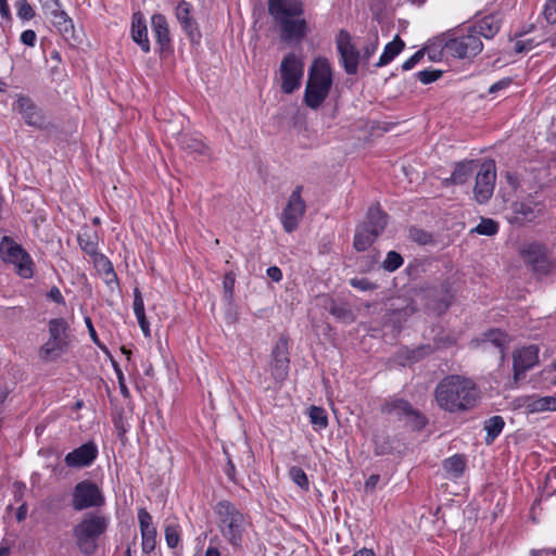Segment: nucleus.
<instances>
[{"mask_svg":"<svg viewBox=\"0 0 556 556\" xmlns=\"http://www.w3.org/2000/svg\"><path fill=\"white\" fill-rule=\"evenodd\" d=\"M380 480V476L379 475H371L368 477V479L365 481V488L367 490H374L377 485V483L379 482Z\"/></svg>","mask_w":556,"mask_h":556,"instance_id":"680f3d73","label":"nucleus"},{"mask_svg":"<svg viewBox=\"0 0 556 556\" xmlns=\"http://www.w3.org/2000/svg\"><path fill=\"white\" fill-rule=\"evenodd\" d=\"M48 340L39 350L40 357L46 362L58 359L70 345L68 324L64 318H53L48 323Z\"/></svg>","mask_w":556,"mask_h":556,"instance_id":"423d86ee","label":"nucleus"},{"mask_svg":"<svg viewBox=\"0 0 556 556\" xmlns=\"http://www.w3.org/2000/svg\"><path fill=\"white\" fill-rule=\"evenodd\" d=\"M227 455V467L225 469V473L228 477V479L232 482H236V468L232 459L229 457L228 453L224 451Z\"/></svg>","mask_w":556,"mask_h":556,"instance_id":"5fc2aeb1","label":"nucleus"},{"mask_svg":"<svg viewBox=\"0 0 556 556\" xmlns=\"http://www.w3.org/2000/svg\"><path fill=\"white\" fill-rule=\"evenodd\" d=\"M266 274L275 282H279L282 279V271L277 266L268 267Z\"/></svg>","mask_w":556,"mask_h":556,"instance_id":"13d9d810","label":"nucleus"},{"mask_svg":"<svg viewBox=\"0 0 556 556\" xmlns=\"http://www.w3.org/2000/svg\"><path fill=\"white\" fill-rule=\"evenodd\" d=\"M543 41H544L543 38H541V39H536V38L520 39V40L516 41L514 49L517 53L528 52L531 49H533L534 47L542 43Z\"/></svg>","mask_w":556,"mask_h":556,"instance_id":"c03bdc74","label":"nucleus"},{"mask_svg":"<svg viewBox=\"0 0 556 556\" xmlns=\"http://www.w3.org/2000/svg\"><path fill=\"white\" fill-rule=\"evenodd\" d=\"M268 11L277 22L285 17L302 15L303 4L299 0H269Z\"/></svg>","mask_w":556,"mask_h":556,"instance_id":"412c9836","label":"nucleus"},{"mask_svg":"<svg viewBox=\"0 0 556 556\" xmlns=\"http://www.w3.org/2000/svg\"><path fill=\"white\" fill-rule=\"evenodd\" d=\"M403 264V258L402 256L395 252V251H390L388 254H387V257L386 260L383 261V268L389 270V271H394L396 270L397 268H400Z\"/></svg>","mask_w":556,"mask_h":556,"instance_id":"37998d69","label":"nucleus"},{"mask_svg":"<svg viewBox=\"0 0 556 556\" xmlns=\"http://www.w3.org/2000/svg\"><path fill=\"white\" fill-rule=\"evenodd\" d=\"M333 84L332 68L325 58H317L312 63L304 90V103L317 110L328 98Z\"/></svg>","mask_w":556,"mask_h":556,"instance_id":"7ed1b4c3","label":"nucleus"},{"mask_svg":"<svg viewBox=\"0 0 556 556\" xmlns=\"http://www.w3.org/2000/svg\"><path fill=\"white\" fill-rule=\"evenodd\" d=\"M330 312L332 315L337 316L338 318H342L345 321L352 320L351 312L344 307L333 306L331 307Z\"/></svg>","mask_w":556,"mask_h":556,"instance_id":"603ef678","label":"nucleus"},{"mask_svg":"<svg viewBox=\"0 0 556 556\" xmlns=\"http://www.w3.org/2000/svg\"><path fill=\"white\" fill-rule=\"evenodd\" d=\"M235 283H236L235 273L233 271L226 273L224 276V279H223V289H224L225 300L228 303H231L233 300Z\"/></svg>","mask_w":556,"mask_h":556,"instance_id":"79ce46f5","label":"nucleus"},{"mask_svg":"<svg viewBox=\"0 0 556 556\" xmlns=\"http://www.w3.org/2000/svg\"><path fill=\"white\" fill-rule=\"evenodd\" d=\"M276 23L280 27L283 41L300 42L307 34V24L304 18L285 17Z\"/></svg>","mask_w":556,"mask_h":556,"instance_id":"aec40b11","label":"nucleus"},{"mask_svg":"<svg viewBox=\"0 0 556 556\" xmlns=\"http://www.w3.org/2000/svg\"><path fill=\"white\" fill-rule=\"evenodd\" d=\"M434 397L439 407L446 412H464L475 406L478 389L470 379L452 375L438 383Z\"/></svg>","mask_w":556,"mask_h":556,"instance_id":"f257e3e1","label":"nucleus"},{"mask_svg":"<svg viewBox=\"0 0 556 556\" xmlns=\"http://www.w3.org/2000/svg\"><path fill=\"white\" fill-rule=\"evenodd\" d=\"M117 380H118V387L122 395L124 397H128L130 395V392L125 383V377L121 369H116Z\"/></svg>","mask_w":556,"mask_h":556,"instance_id":"864d4df0","label":"nucleus"},{"mask_svg":"<svg viewBox=\"0 0 556 556\" xmlns=\"http://www.w3.org/2000/svg\"><path fill=\"white\" fill-rule=\"evenodd\" d=\"M505 421L502 416H493L485 420L484 430L486 431V443H492L502 432Z\"/></svg>","mask_w":556,"mask_h":556,"instance_id":"f704fd0d","label":"nucleus"},{"mask_svg":"<svg viewBox=\"0 0 556 556\" xmlns=\"http://www.w3.org/2000/svg\"><path fill=\"white\" fill-rule=\"evenodd\" d=\"M136 318L138 320V324L144 334L146 338L150 337V327H149V321L146 317V313L141 314V315H136Z\"/></svg>","mask_w":556,"mask_h":556,"instance_id":"4d7b16f0","label":"nucleus"},{"mask_svg":"<svg viewBox=\"0 0 556 556\" xmlns=\"http://www.w3.org/2000/svg\"><path fill=\"white\" fill-rule=\"evenodd\" d=\"M500 20L494 15H486L479 20L473 27L470 28L479 38H493L500 30Z\"/></svg>","mask_w":556,"mask_h":556,"instance_id":"c85d7f7f","label":"nucleus"},{"mask_svg":"<svg viewBox=\"0 0 556 556\" xmlns=\"http://www.w3.org/2000/svg\"><path fill=\"white\" fill-rule=\"evenodd\" d=\"M379 46V38L377 30L368 34L367 41L363 48V59L368 61L377 51Z\"/></svg>","mask_w":556,"mask_h":556,"instance_id":"ea45409f","label":"nucleus"},{"mask_svg":"<svg viewBox=\"0 0 556 556\" xmlns=\"http://www.w3.org/2000/svg\"><path fill=\"white\" fill-rule=\"evenodd\" d=\"M508 342V336L505 332L498 329H491L477 340V345L481 346L483 351H488L490 346H494L501 359H503Z\"/></svg>","mask_w":556,"mask_h":556,"instance_id":"393cba45","label":"nucleus"},{"mask_svg":"<svg viewBox=\"0 0 556 556\" xmlns=\"http://www.w3.org/2000/svg\"><path fill=\"white\" fill-rule=\"evenodd\" d=\"M217 528L233 552H241L251 522L233 503L223 500L214 506Z\"/></svg>","mask_w":556,"mask_h":556,"instance_id":"f03ea898","label":"nucleus"},{"mask_svg":"<svg viewBox=\"0 0 556 556\" xmlns=\"http://www.w3.org/2000/svg\"><path fill=\"white\" fill-rule=\"evenodd\" d=\"M404 47V41L399 36H395V38L384 47L382 54L376 63V66L382 67L389 64L396 55L402 52Z\"/></svg>","mask_w":556,"mask_h":556,"instance_id":"7c9ffc66","label":"nucleus"},{"mask_svg":"<svg viewBox=\"0 0 556 556\" xmlns=\"http://www.w3.org/2000/svg\"><path fill=\"white\" fill-rule=\"evenodd\" d=\"M134 313L135 315H141L144 313V303L142 300H135L134 299Z\"/></svg>","mask_w":556,"mask_h":556,"instance_id":"0e129e2a","label":"nucleus"},{"mask_svg":"<svg viewBox=\"0 0 556 556\" xmlns=\"http://www.w3.org/2000/svg\"><path fill=\"white\" fill-rule=\"evenodd\" d=\"M520 255L538 276H547L556 268V263L547 257L546 250L542 244H527L520 250Z\"/></svg>","mask_w":556,"mask_h":556,"instance_id":"f8f14e48","label":"nucleus"},{"mask_svg":"<svg viewBox=\"0 0 556 556\" xmlns=\"http://www.w3.org/2000/svg\"><path fill=\"white\" fill-rule=\"evenodd\" d=\"M288 340L279 338L271 352L270 371L276 381H283L289 374Z\"/></svg>","mask_w":556,"mask_h":556,"instance_id":"dca6fc26","label":"nucleus"},{"mask_svg":"<svg viewBox=\"0 0 556 556\" xmlns=\"http://www.w3.org/2000/svg\"><path fill=\"white\" fill-rule=\"evenodd\" d=\"M416 75L419 81H421L425 85H428L438 80L441 77L442 72L435 70H424L419 71Z\"/></svg>","mask_w":556,"mask_h":556,"instance_id":"49530a36","label":"nucleus"},{"mask_svg":"<svg viewBox=\"0 0 556 556\" xmlns=\"http://www.w3.org/2000/svg\"><path fill=\"white\" fill-rule=\"evenodd\" d=\"M42 7L43 12H47L51 9H55L61 5L60 0H39Z\"/></svg>","mask_w":556,"mask_h":556,"instance_id":"052dcab7","label":"nucleus"},{"mask_svg":"<svg viewBox=\"0 0 556 556\" xmlns=\"http://www.w3.org/2000/svg\"><path fill=\"white\" fill-rule=\"evenodd\" d=\"M422 58H424V51L422 50H419V51L415 52L409 59H407L402 64V68L404 71H409V70L414 68L420 62V60Z\"/></svg>","mask_w":556,"mask_h":556,"instance_id":"8fccbe9b","label":"nucleus"},{"mask_svg":"<svg viewBox=\"0 0 556 556\" xmlns=\"http://www.w3.org/2000/svg\"><path fill=\"white\" fill-rule=\"evenodd\" d=\"M138 521L141 534V548L146 554H150L156 546V529L153 525L152 516L146 508L138 510Z\"/></svg>","mask_w":556,"mask_h":556,"instance_id":"a211bd4d","label":"nucleus"},{"mask_svg":"<svg viewBox=\"0 0 556 556\" xmlns=\"http://www.w3.org/2000/svg\"><path fill=\"white\" fill-rule=\"evenodd\" d=\"M539 346L531 344L515 351L513 355L514 376L518 380L539 362Z\"/></svg>","mask_w":556,"mask_h":556,"instance_id":"f3484780","label":"nucleus"},{"mask_svg":"<svg viewBox=\"0 0 556 556\" xmlns=\"http://www.w3.org/2000/svg\"><path fill=\"white\" fill-rule=\"evenodd\" d=\"M16 110L29 126L36 128L45 126V117L30 98L20 96L16 101Z\"/></svg>","mask_w":556,"mask_h":556,"instance_id":"4be33fe9","label":"nucleus"},{"mask_svg":"<svg viewBox=\"0 0 556 556\" xmlns=\"http://www.w3.org/2000/svg\"><path fill=\"white\" fill-rule=\"evenodd\" d=\"M151 27L160 50H166L170 43L169 28L166 17L163 14H153L151 17Z\"/></svg>","mask_w":556,"mask_h":556,"instance_id":"cd10ccee","label":"nucleus"},{"mask_svg":"<svg viewBox=\"0 0 556 556\" xmlns=\"http://www.w3.org/2000/svg\"><path fill=\"white\" fill-rule=\"evenodd\" d=\"M16 9H17L16 14H17L18 18H21L23 21H29V20L34 18V16H35V10L25 0H18V2L16 3Z\"/></svg>","mask_w":556,"mask_h":556,"instance_id":"a18cd8bd","label":"nucleus"},{"mask_svg":"<svg viewBox=\"0 0 556 556\" xmlns=\"http://www.w3.org/2000/svg\"><path fill=\"white\" fill-rule=\"evenodd\" d=\"M336 45L344 71L349 75L356 74L358 70L361 53L356 46L353 43L350 33L341 29L336 37Z\"/></svg>","mask_w":556,"mask_h":556,"instance_id":"4468645a","label":"nucleus"},{"mask_svg":"<svg viewBox=\"0 0 556 556\" xmlns=\"http://www.w3.org/2000/svg\"><path fill=\"white\" fill-rule=\"evenodd\" d=\"M511 213L513 222L525 223L533 220L541 213V208L531 200L516 201L511 204Z\"/></svg>","mask_w":556,"mask_h":556,"instance_id":"a878e982","label":"nucleus"},{"mask_svg":"<svg viewBox=\"0 0 556 556\" xmlns=\"http://www.w3.org/2000/svg\"><path fill=\"white\" fill-rule=\"evenodd\" d=\"M71 505L75 511L100 508L105 505V495L100 485L86 479L73 488Z\"/></svg>","mask_w":556,"mask_h":556,"instance_id":"0eeeda50","label":"nucleus"},{"mask_svg":"<svg viewBox=\"0 0 556 556\" xmlns=\"http://www.w3.org/2000/svg\"><path fill=\"white\" fill-rule=\"evenodd\" d=\"M78 244L80 249L90 256H99L98 254V235L96 231L91 230L88 227H85L80 230L77 236ZM101 261L104 262V266L106 268V273L114 275L113 267L109 260L103 255H100Z\"/></svg>","mask_w":556,"mask_h":556,"instance_id":"5701e85b","label":"nucleus"},{"mask_svg":"<svg viewBox=\"0 0 556 556\" xmlns=\"http://www.w3.org/2000/svg\"><path fill=\"white\" fill-rule=\"evenodd\" d=\"M190 13H191V4L190 3L186 2V1H181L178 3L177 9H176L177 18H178L179 23L181 24L184 30L188 34L189 38L192 41H197L200 39L201 35L198 29L197 23L192 20Z\"/></svg>","mask_w":556,"mask_h":556,"instance_id":"bb28decb","label":"nucleus"},{"mask_svg":"<svg viewBox=\"0 0 556 556\" xmlns=\"http://www.w3.org/2000/svg\"><path fill=\"white\" fill-rule=\"evenodd\" d=\"M0 255L5 263H10L14 266L21 277H31L33 268L29 255L9 237H3L0 242Z\"/></svg>","mask_w":556,"mask_h":556,"instance_id":"1a4fd4ad","label":"nucleus"},{"mask_svg":"<svg viewBox=\"0 0 556 556\" xmlns=\"http://www.w3.org/2000/svg\"><path fill=\"white\" fill-rule=\"evenodd\" d=\"M204 556H220V552L217 547L210 545L206 548Z\"/></svg>","mask_w":556,"mask_h":556,"instance_id":"774afa93","label":"nucleus"},{"mask_svg":"<svg viewBox=\"0 0 556 556\" xmlns=\"http://www.w3.org/2000/svg\"><path fill=\"white\" fill-rule=\"evenodd\" d=\"M387 226V214L379 205L368 208L366 220L359 225L354 236V248L357 251L367 250L382 233Z\"/></svg>","mask_w":556,"mask_h":556,"instance_id":"39448f33","label":"nucleus"},{"mask_svg":"<svg viewBox=\"0 0 556 556\" xmlns=\"http://www.w3.org/2000/svg\"><path fill=\"white\" fill-rule=\"evenodd\" d=\"M27 516V506L26 504H22L16 511V519L18 521H23Z\"/></svg>","mask_w":556,"mask_h":556,"instance_id":"69168bd1","label":"nucleus"},{"mask_svg":"<svg viewBox=\"0 0 556 556\" xmlns=\"http://www.w3.org/2000/svg\"><path fill=\"white\" fill-rule=\"evenodd\" d=\"M475 169L476 164L473 161L459 162L451 175V181L456 185H463L471 178Z\"/></svg>","mask_w":556,"mask_h":556,"instance_id":"2f4dec72","label":"nucleus"},{"mask_svg":"<svg viewBox=\"0 0 556 556\" xmlns=\"http://www.w3.org/2000/svg\"><path fill=\"white\" fill-rule=\"evenodd\" d=\"M351 286L361 291H369L376 288L375 283L367 278H353L351 279Z\"/></svg>","mask_w":556,"mask_h":556,"instance_id":"de8ad7c7","label":"nucleus"},{"mask_svg":"<svg viewBox=\"0 0 556 556\" xmlns=\"http://www.w3.org/2000/svg\"><path fill=\"white\" fill-rule=\"evenodd\" d=\"M97 455V445L93 442H88L66 454L64 462L67 467L83 468L90 466Z\"/></svg>","mask_w":556,"mask_h":556,"instance_id":"6ab92c4d","label":"nucleus"},{"mask_svg":"<svg viewBox=\"0 0 556 556\" xmlns=\"http://www.w3.org/2000/svg\"><path fill=\"white\" fill-rule=\"evenodd\" d=\"M289 477L302 490L307 491L309 489L307 475L301 467L292 466L289 469Z\"/></svg>","mask_w":556,"mask_h":556,"instance_id":"e433bc0d","label":"nucleus"},{"mask_svg":"<svg viewBox=\"0 0 556 556\" xmlns=\"http://www.w3.org/2000/svg\"><path fill=\"white\" fill-rule=\"evenodd\" d=\"M48 295L52 301L56 303H64V298L56 287L51 288Z\"/></svg>","mask_w":556,"mask_h":556,"instance_id":"bf43d9fd","label":"nucleus"},{"mask_svg":"<svg viewBox=\"0 0 556 556\" xmlns=\"http://www.w3.org/2000/svg\"><path fill=\"white\" fill-rule=\"evenodd\" d=\"M302 186L295 187L281 213L280 222L286 232L294 231L305 214L306 204L302 198Z\"/></svg>","mask_w":556,"mask_h":556,"instance_id":"9b49d317","label":"nucleus"},{"mask_svg":"<svg viewBox=\"0 0 556 556\" xmlns=\"http://www.w3.org/2000/svg\"><path fill=\"white\" fill-rule=\"evenodd\" d=\"M21 42L27 47H34L37 40V35L33 29H26L21 34Z\"/></svg>","mask_w":556,"mask_h":556,"instance_id":"3c124183","label":"nucleus"},{"mask_svg":"<svg viewBox=\"0 0 556 556\" xmlns=\"http://www.w3.org/2000/svg\"><path fill=\"white\" fill-rule=\"evenodd\" d=\"M511 84V79L510 78H504L502 80H498L496 83H494L493 85L490 86L489 88V92L490 93H495L502 89H505L507 88L509 85Z\"/></svg>","mask_w":556,"mask_h":556,"instance_id":"6e6d98bb","label":"nucleus"},{"mask_svg":"<svg viewBox=\"0 0 556 556\" xmlns=\"http://www.w3.org/2000/svg\"><path fill=\"white\" fill-rule=\"evenodd\" d=\"M472 231L483 236H494L498 231V224L491 218H482Z\"/></svg>","mask_w":556,"mask_h":556,"instance_id":"58836bf2","label":"nucleus"},{"mask_svg":"<svg viewBox=\"0 0 556 556\" xmlns=\"http://www.w3.org/2000/svg\"><path fill=\"white\" fill-rule=\"evenodd\" d=\"M526 408L530 413L556 412V395L529 397L526 402Z\"/></svg>","mask_w":556,"mask_h":556,"instance_id":"c756f323","label":"nucleus"},{"mask_svg":"<svg viewBox=\"0 0 556 556\" xmlns=\"http://www.w3.org/2000/svg\"><path fill=\"white\" fill-rule=\"evenodd\" d=\"M304 76V62L300 55L291 52L283 56L279 66L280 90L291 94L301 87Z\"/></svg>","mask_w":556,"mask_h":556,"instance_id":"6e6552de","label":"nucleus"},{"mask_svg":"<svg viewBox=\"0 0 556 556\" xmlns=\"http://www.w3.org/2000/svg\"><path fill=\"white\" fill-rule=\"evenodd\" d=\"M352 556H376V554L371 548L363 547L356 551Z\"/></svg>","mask_w":556,"mask_h":556,"instance_id":"338daca9","label":"nucleus"},{"mask_svg":"<svg viewBox=\"0 0 556 556\" xmlns=\"http://www.w3.org/2000/svg\"><path fill=\"white\" fill-rule=\"evenodd\" d=\"M309 420L312 425L319 429H325L328 426V417L324 408L312 406L309 408Z\"/></svg>","mask_w":556,"mask_h":556,"instance_id":"4c0bfd02","label":"nucleus"},{"mask_svg":"<svg viewBox=\"0 0 556 556\" xmlns=\"http://www.w3.org/2000/svg\"><path fill=\"white\" fill-rule=\"evenodd\" d=\"M496 179L495 163L492 160L483 162L476 174L475 199L485 203L493 194Z\"/></svg>","mask_w":556,"mask_h":556,"instance_id":"ddd939ff","label":"nucleus"},{"mask_svg":"<svg viewBox=\"0 0 556 556\" xmlns=\"http://www.w3.org/2000/svg\"><path fill=\"white\" fill-rule=\"evenodd\" d=\"M111 519L100 513L85 514L73 528L76 546L85 555H91L98 549V540L103 535Z\"/></svg>","mask_w":556,"mask_h":556,"instance_id":"20e7f679","label":"nucleus"},{"mask_svg":"<svg viewBox=\"0 0 556 556\" xmlns=\"http://www.w3.org/2000/svg\"><path fill=\"white\" fill-rule=\"evenodd\" d=\"M382 412L392 414L399 419L412 424V426L417 429L426 425L425 417L405 400L394 399L386 402L382 406Z\"/></svg>","mask_w":556,"mask_h":556,"instance_id":"2eb2a0df","label":"nucleus"},{"mask_svg":"<svg viewBox=\"0 0 556 556\" xmlns=\"http://www.w3.org/2000/svg\"><path fill=\"white\" fill-rule=\"evenodd\" d=\"M178 142L182 149L189 151L190 153L204 154L207 149L201 139L188 134H180Z\"/></svg>","mask_w":556,"mask_h":556,"instance_id":"72a5a7b5","label":"nucleus"},{"mask_svg":"<svg viewBox=\"0 0 556 556\" xmlns=\"http://www.w3.org/2000/svg\"><path fill=\"white\" fill-rule=\"evenodd\" d=\"M0 14L5 18L11 16L10 7L7 0H0Z\"/></svg>","mask_w":556,"mask_h":556,"instance_id":"e2e57ef3","label":"nucleus"},{"mask_svg":"<svg viewBox=\"0 0 556 556\" xmlns=\"http://www.w3.org/2000/svg\"><path fill=\"white\" fill-rule=\"evenodd\" d=\"M131 38L141 48L144 53L151 51L150 41L148 38L147 22L141 12H135L131 16Z\"/></svg>","mask_w":556,"mask_h":556,"instance_id":"b1692460","label":"nucleus"},{"mask_svg":"<svg viewBox=\"0 0 556 556\" xmlns=\"http://www.w3.org/2000/svg\"><path fill=\"white\" fill-rule=\"evenodd\" d=\"M466 467L465 458L460 455H453L443 463L444 470L452 477L458 478L463 475Z\"/></svg>","mask_w":556,"mask_h":556,"instance_id":"c9c22d12","label":"nucleus"},{"mask_svg":"<svg viewBox=\"0 0 556 556\" xmlns=\"http://www.w3.org/2000/svg\"><path fill=\"white\" fill-rule=\"evenodd\" d=\"M165 541L169 548H175L180 542V528L178 525H167L165 528Z\"/></svg>","mask_w":556,"mask_h":556,"instance_id":"a19ab883","label":"nucleus"},{"mask_svg":"<svg viewBox=\"0 0 556 556\" xmlns=\"http://www.w3.org/2000/svg\"><path fill=\"white\" fill-rule=\"evenodd\" d=\"M543 13L547 22L556 23V0H547Z\"/></svg>","mask_w":556,"mask_h":556,"instance_id":"09e8293b","label":"nucleus"},{"mask_svg":"<svg viewBox=\"0 0 556 556\" xmlns=\"http://www.w3.org/2000/svg\"><path fill=\"white\" fill-rule=\"evenodd\" d=\"M45 14H47L50 17L52 24L60 31H68V29L73 26L72 20L70 18L67 13L61 9V5L45 12Z\"/></svg>","mask_w":556,"mask_h":556,"instance_id":"473e14b6","label":"nucleus"},{"mask_svg":"<svg viewBox=\"0 0 556 556\" xmlns=\"http://www.w3.org/2000/svg\"><path fill=\"white\" fill-rule=\"evenodd\" d=\"M482 49L483 43L481 39L470 29L466 35L450 39L443 48L446 54L458 59L473 58L478 55Z\"/></svg>","mask_w":556,"mask_h":556,"instance_id":"9d476101","label":"nucleus"}]
</instances>
